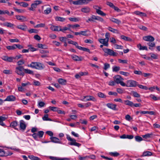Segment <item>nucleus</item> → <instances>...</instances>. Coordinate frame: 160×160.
I'll return each mask as SVG.
<instances>
[{
  "label": "nucleus",
  "instance_id": "56",
  "mask_svg": "<svg viewBox=\"0 0 160 160\" xmlns=\"http://www.w3.org/2000/svg\"><path fill=\"white\" fill-rule=\"evenodd\" d=\"M49 108L51 110H52L53 112L57 111L58 110V108L57 107H55L50 106L49 107Z\"/></svg>",
  "mask_w": 160,
  "mask_h": 160
},
{
  "label": "nucleus",
  "instance_id": "37",
  "mask_svg": "<svg viewBox=\"0 0 160 160\" xmlns=\"http://www.w3.org/2000/svg\"><path fill=\"white\" fill-rule=\"evenodd\" d=\"M38 48H42L46 49L48 48L47 46L45 44H42L41 43H38Z\"/></svg>",
  "mask_w": 160,
  "mask_h": 160
},
{
  "label": "nucleus",
  "instance_id": "28",
  "mask_svg": "<svg viewBox=\"0 0 160 160\" xmlns=\"http://www.w3.org/2000/svg\"><path fill=\"white\" fill-rule=\"evenodd\" d=\"M68 19L71 22H77L80 20V18H76V17H74V18H68Z\"/></svg>",
  "mask_w": 160,
  "mask_h": 160
},
{
  "label": "nucleus",
  "instance_id": "43",
  "mask_svg": "<svg viewBox=\"0 0 160 160\" xmlns=\"http://www.w3.org/2000/svg\"><path fill=\"white\" fill-rule=\"evenodd\" d=\"M121 38L127 41H131V39H130V38L126 37L125 36L122 35L121 36Z\"/></svg>",
  "mask_w": 160,
  "mask_h": 160
},
{
  "label": "nucleus",
  "instance_id": "39",
  "mask_svg": "<svg viewBox=\"0 0 160 160\" xmlns=\"http://www.w3.org/2000/svg\"><path fill=\"white\" fill-rule=\"evenodd\" d=\"M152 153L149 151H146L143 152V156H149L152 155Z\"/></svg>",
  "mask_w": 160,
  "mask_h": 160
},
{
  "label": "nucleus",
  "instance_id": "7",
  "mask_svg": "<svg viewBox=\"0 0 160 160\" xmlns=\"http://www.w3.org/2000/svg\"><path fill=\"white\" fill-rule=\"evenodd\" d=\"M103 50L105 53H107L108 55L113 56H116L118 54L115 52L114 51L110 49L107 48H103Z\"/></svg>",
  "mask_w": 160,
  "mask_h": 160
},
{
  "label": "nucleus",
  "instance_id": "11",
  "mask_svg": "<svg viewBox=\"0 0 160 160\" xmlns=\"http://www.w3.org/2000/svg\"><path fill=\"white\" fill-rule=\"evenodd\" d=\"M72 58L75 61H82L83 58L81 56H78L76 55H71Z\"/></svg>",
  "mask_w": 160,
  "mask_h": 160
},
{
  "label": "nucleus",
  "instance_id": "1",
  "mask_svg": "<svg viewBox=\"0 0 160 160\" xmlns=\"http://www.w3.org/2000/svg\"><path fill=\"white\" fill-rule=\"evenodd\" d=\"M27 66L38 70H42L45 68L43 64L37 62H32L30 64H28Z\"/></svg>",
  "mask_w": 160,
  "mask_h": 160
},
{
  "label": "nucleus",
  "instance_id": "19",
  "mask_svg": "<svg viewBox=\"0 0 160 160\" xmlns=\"http://www.w3.org/2000/svg\"><path fill=\"white\" fill-rule=\"evenodd\" d=\"M7 118V117L5 115L0 116V125L2 126H4L5 124L3 122V121H5Z\"/></svg>",
  "mask_w": 160,
  "mask_h": 160
},
{
  "label": "nucleus",
  "instance_id": "55",
  "mask_svg": "<svg viewBox=\"0 0 160 160\" xmlns=\"http://www.w3.org/2000/svg\"><path fill=\"white\" fill-rule=\"evenodd\" d=\"M33 84L36 86H39L41 85V83L39 81L36 80H33Z\"/></svg>",
  "mask_w": 160,
  "mask_h": 160
},
{
  "label": "nucleus",
  "instance_id": "46",
  "mask_svg": "<svg viewBox=\"0 0 160 160\" xmlns=\"http://www.w3.org/2000/svg\"><path fill=\"white\" fill-rule=\"evenodd\" d=\"M120 69V68L119 66H115L112 68V71L113 72H117L119 71Z\"/></svg>",
  "mask_w": 160,
  "mask_h": 160
},
{
  "label": "nucleus",
  "instance_id": "47",
  "mask_svg": "<svg viewBox=\"0 0 160 160\" xmlns=\"http://www.w3.org/2000/svg\"><path fill=\"white\" fill-rule=\"evenodd\" d=\"M135 140L138 142H140L143 140V139L141 137L138 136H136L135 137Z\"/></svg>",
  "mask_w": 160,
  "mask_h": 160
},
{
  "label": "nucleus",
  "instance_id": "52",
  "mask_svg": "<svg viewBox=\"0 0 160 160\" xmlns=\"http://www.w3.org/2000/svg\"><path fill=\"white\" fill-rule=\"evenodd\" d=\"M68 43L70 44H72L74 45L76 47L78 48V46H78V43L76 42H74L72 41L71 40L69 41L68 42Z\"/></svg>",
  "mask_w": 160,
  "mask_h": 160
},
{
  "label": "nucleus",
  "instance_id": "42",
  "mask_svg": "<svg viewBox=\"0 0 160 160\" xmlns=\"http://www.w3.org/2000/svg\"><path fill=\"white\" fill-rule=\"evenodd\" d=\"M142 75L144 77H147L148 78H151L152 76V74L151 73H143Z\"/></svg>",
  "mask_w": 160,
  "mask_h": 160
},
{
  "label": "nucleus",
  "instance_id": "63",
  "mask_svg": "<svg viewBox=\"0 0 160 160\" xmlns=\"http://www.w3.org/2000/svg\"><path fill=\"white\" fill-rule=\"evenodd\" d=\"M111 155L114 157H117L119 155V153L117 152H111L110 153Z\"/></svg>",
  "mask_w": 160,
  "mask_h": 160
},
{
  "label": "nucleus",
  "instance_id": "51",
  "mask_svg": "<svg viewBox=\"0 0 160 160\" xmlns=\"http://www.w3.org/2000/svg\"><path fill=\"white\" fill-rule=\"evenodd\" d=\"M45 26V24L44 23H41L36 25L34 26V27L35 28H42L44 27Z\"/></svg>",
  "mask_w": 160,
  "mask_h": 160
},
{
  "label": "nucleus",
  "instance_id": "40",
  "mask_svg": "<svg viewBox=\"0 0 160 160\" xmlns=\"http://www.w3.org/2000/svg\"><path fill=\"white\" fill-rule=\"evenodd\" d=\"M72 3L74 5H82L81 0H78L76 1H72Z\"/></svg>",
  "mask_w": 160,
  "mask_h": 160
},
{
  "label": "nucleus",
  "instance_id": "14",
  "mask_svg": "<svg viewBox=\"0 0 160 160\" xmlns=\"http://www.w3.org/2000/svg\"><path fill=\"white\" fill-rule=\"evenodd\" d=\"M0 25L12 28H13L14 26H15V25L14 24L8 22H5L3 23H0Z\"/></svg>",
  "mask_w": 160,
  "mask_h": 160
},
{
  "label": "nucleus",
  "instance_id": "44",
  "mask_svg": "<svg viewBox=\"0 0 160 160\" xmlns=\"http://www.w3.org/2000/svg\"><path fill=\"white\" fill-rule=\"evenodd\" d=\"M51 11V8H48L44 11V13L46 14H48L50 13Z\"/></svg>",
  "mask_w": 160,
  "mask_h": 160
},
{
  "label": "nucleus",
  "instance_id": "4",
  "mask_svg": "<svg viewBox=\"0 0 160 160\" xmlns=\"http://www.w3.org/2000/svg\"><path fill=\"white\" fill-rule=\"evenodd\" d=\"M113 78L115 82L117 84H120L123 87L125 85V83L123 81V79L120 75H116L113 77Z\"/></svg>",
  "mask_w": 160,
  "mask_h": 160
},
{
  "label": "nucleus",
  "instance_id": "60",
  "mask_svg": "<svg viewBox=\"0 0 160 160\" xmlns=\"http://www.w3.org/2000/svg\"><path fill=\"white\" fill-rule=\"evenodd\" d=\"M13 154V153L10 151H8L7 152H5V156L4 157H7L8 156H9L12 155Z\"/></svg>",
  "mask_w": 160,
  "mask_h": 160
},
{
  "label": "nucleus",
  "instance_id": "30",
  "mask_svg": "<svg viewBox=\"0 0 160 160\" xmlns=\"http://www.w3.org/2000/svg\"><path fill=\"white\" fill-rule=\"evenodd\" d=\"M147 45L149 46V48L150 50H152V48L155 47V44L154 42H150L147 43Z\"/></svg>",
  "mask_w": 160,
  "mask_h": 160
},
{
  "label": "nucleus",
  "instance_id": "6",
  "mask_svg": "<svg viewBox=\"0 0 160 160\" xmlns=\"http://www.w3.org/2000/svg\"><path fill=\"white\" fill-rule=\"evenodd\" d=\"M67 139L68 141H71L70 143V145H74L79 147L81 144L78 143L76 142V140L72 138L68 134H67Z\"/></svg>",
  "mask_w": 160,
  "mask_h": 160
},
{
  "label": "nucleus",
  "instance_id": "3",
  "mask_svg": "<svg viewBox=\"0 0 160 160\" xmlns=\"http://www.w3.org/2000/svg\"><path fill=\"white\" fill-rule=\"evenodd\" d=\"M138 82L133 80H128L127 81L126 83H125V85L123 87H135L138 85Z\"/></svg>",
  "mask_w": 160,
  "mask_h": 160
},
{
  "label": "nucleus",
  "instance_id": "24",
  "mask_svg": "<svg viewBox=\"0 0 160 160\" xmlns=\"http://www.w3.org/2000/svg\"><path fill=\"white\" fill-rule=\"evenodd\" d=\"M81 11L83 12L88 13L90 12V9L88 7H86L82 8L81 9Z\"/></svg>",
  "mask_w": 160,
  "mask_h": 160
},
{
  "label": "nucleus",
  "instance_id": "33",
  "mask_svg": "<svg viewBox=\"0 0 160 160\" xmlns=\"http://www.w3.org/2000/svg\"><path fill=\"white\" fill-rule=\"evenodd\" d=\"M108 29L109 31L113 33H118V31L117 29L113 28L111 27H108Z\"/></svg>",
  "mask_w": 160,
  "mask_h": 160
},
{
  "label": "nucleus",
  "instance_id": "34",
  "mask_svg": "<svg viewBox=\"0 0 160 160\" xmlns=\"http://www.w3.org/2000/svg\"><path fill=\"white\" fill-rule=\"evenodd\" d=\"M18 125V122L17 121H14L12 122L10 124L11 127L14 128Z\"/></svg>",
  "mask_w": 160,
  "mask_h": 160
},
{
  "label": "nucleus",
  "instance_id": "25",
  "mask_svg": "<svg viewBox=\"0 0 160 160\" xmlns=\"http://www.w3.org/2000/svg\"><path fill=\"white\" fill-rule=\"evenodd\" d=\"M60 28V26H57L54 25H52L50 27V29L52 31H60L59 29Z\"/></svg>",
  "mask_w": 160,
  "mask_h": 160
},
{
  "label": "nucleus",
  "instance_id": "41",
  "mask_svg": "<svg viewBox=\"0 0 160 160\" xmlns=\"http://www.w3.org/2000/svg\"><path fill=\"white\" fill-rule=\"evenodd\" d=\"M55 20L57 21L64 22L66 20V19L64 18L60 17H56L55 18Z\"/></svg>",
  "mask_w": 160,
  "mask_h": 160
},
{
  "label": "nucleus",
  "instance_id": "2",
  "mask_svg": "<svg viewBox=\"0 0 160 160\" xmlns=\"http://www.w3.org/2000/svg\"><path fill=\"white\" fill-rule=\"evenodd\" d=\"M95 20H97L102 22H104V20L102 18L93 15H92L90 18L86 21V22H94Z\"/></svg>",
  "mask_w": 160,
  "mask_h": 160
},
{
  "label": "nucleus",
  "instance_id": "31",
  "mask_svg": "<svg viewBox=\"0 0 160 160\" xmlns=\"http://www.w3.org/2000/svg\"><path fill=\"white\" fill-rule=\"evenodd\" d=\"M58 82L60 84L62 85H65L66 83V81L62 78H59L58 79Z\"/></svg>",
  "mask_w": 160,
  "mask_h": 160
},
{
  "label": "nucleus",
  "instance_id": "35",
  "mask_svg": "<svg viewBox=\"0 0 160 160\" xmlns=\"http://www.w3.org/2000/svg\"><path fill=\"white\" fill-rule=\"evenodd\" d=\"M48 116V114L44 115V116L42 118V120L45 121H52V119L50 118H49Z\"/></svg>",
  "mask_w": 160,
  "mask_h": 160
},
{
  "label": "nucleus",
  "instance_id": "16",
  "mask_svg": "<svg viewBox=\"0 0 160 160\" xmlns=\"http://www.w3.org/2000/svg\"><path fill=\"white\" fill-rule=\"evenodd\" d=\"M49 158L52 160H70L69 158H60L53 156H50Z\"/></svg>",
  "mask_w": 160,
  "mask_h": 160
},
{
  "label": "nucleus",
  "instance_id": "5",
  "mask_svg": "<svg viewBox=\"0 0 160 160\" xmlns=\"http://www.w3.org/2000/svg\"><path fill=\"white\" fill-rule=\"evenodd\" d=\"M42 3V1L41 0L35 1L31 4V7L29 8L28 9L30 11H34L35 10V9L38 6Z\"/></svg>",
  "mask_w": 160,
  "mask_h": 160
},
{
  "label": "nucleus",
  "instance_id": "13",
  "mask_svg": "<svg viewBox=\"0 0 160 160\" xmlns=\"http://www.w3.org/2000/svg\"><path fill=\"white\" fill-rule=\"evenodd\" d=\"M143 39L146 41L150 42H153L155 40L154 38L151 35H148L144 36L143 37Z\"/></svg>",
  "mask_w": 160,
  "mask_h": 160
},
{
  "label": "nucleus",
  "instance_id": "45",
  "mask_svg": "<svg viewBox=\"0 0 160 160\" xmlns=\"http://www.w3.org/2000/svg\"><path fill=\"white\" fill-rule=\"evenodd\" d=\"M15 44L12 46H8L6 47V48L8 50H14L16 49Z\"/></svg>",
  "mask_w": 160,
  "mask_h": 160
},
{
  "label": "nucleus",
  "instance_id": "58",
  "mask_svg": "<svg viewBox=\"0 0 160 160\" xmlns=\"http://www.w3.org/2000/svg\"><path fill=\"white\" fill-rule=\"evenodd\" d=\"M132 93L133 96L135 97L139 98L140 97V95L136 92L132 91Z\"/></svg>",
  "mask_w": 160,
  "mask_h": 160
},
{
  "label": "nucleus",
  "instance_id": "49",
  "mask_svg": "<svg viewBox=\"0 0 160 160\" xmlns=\"http://www.w3.org/2000/svg\"><path fill=\"white\" fill-rule=\"evenodd\" d=\"M104 66L103 68L105 70H107L108 69L110 68V65L108 63H105L104 64Z\"/></svg>",
  "mask_w": 160,
  "mask_h": 160
},
{
  "label": "nucleus",
  "instance_id": "64",
  "mask_svg": "<svg viewBox=\"0 0 160 160\" xmlns=\"http://www.w3.org/2000/svg\"><path fill=\"white\" fill-rule=\"evenodd\" d=\"M28 31L30 33H38V30L35 29H30L29 30H28Z\"/></svg>",
  "mask_w": 160,
  "mask_h": 160
},
{
  "label": "nucleus",
  "instance_id": "8",
  "mask_svg": "<svg viewBox=\"0 0 160 160\" xmlns=\"http://www.w3.org/2000/svg\"><path fill=\"white\" fill-rule=\"evenodd\" d=\"M24 68L22 66H19L16 68L15 72L18 75L23 76L24 75V73L23 72Z\"/></svg>",
  "mask_w": 160,
  "mask_h": 160
},
{
  "label": "nucleus",
  "instance_id": "53",
  "mask_svg": "<svg viewBox=\"0 0 160 160\" xmlns=\"http://www.w3.org/2000/svg\"><path fill=\"white\" fill-rule=\"evenodd\" d=\"M78 158L80 160H87L88 159V156L82 157L79 155L78 156Z\"/></svg>",
  "mask_w": 160,
  "mask_h": 160
},
{
  "label": "nucleus",
  "instance_id": "26",
  "mask_svg": "<svg viewBox=\"0 0 160 160\" xmlns=\"http://www.w3.org/2000/svg\"><path fill=\"white\" fill-rule=\"evenodd\" d=\"M16 17L17 19L20 20L22 22L24 21L26 19L25 17L22 16L16 15Z\"/></svg>",
  "mask_w": 160,
  "mask_h": 160
},
{
  "label": "nucleus",
  "instance_id": "23",
  "mask_svg": "<svg viewBox=\"0 0 160 160\" xmlns=\"http://www.w3.org/2000/svg\"><path fill=\"white\" fill-rule=\"evenodd\" d=\"M109 19L112 22L118 24H119L121 23V21L120 20L113 18H111Z\"/></svg>",
  "mask_w": 160,
  "mask_h": 160
},
{
  "label": "nucleus",
  "instance_id": "48",
  "mask_svg": "<svg viewBox=\"0 0 160 160\" xmlns=\"http://www.w3.org/2000/svg\"><path fill=\"white\" fill-rule=\"evenodd\" d=\"M3 72L5 74H11L12 73V70H5L3 71Z\"/></svg>",
  "mask_w": 160,
  "mask_h": 160
},
{
  "label": "nucleus",
  "instance_id": "62",
  "mask_svg": "<svg viewBox=\"0 0 160 160\" xmlns=\"http://www.w3.org/2000/svg\"><path fill=\"white\" fill-rule=\"evenodd\" d=\"M82 5L87 4H88L91 1V0H81Z\"/></svg>",
  "mask_w": 160,
  "mask_h": 160
},
{
  "label": "nucleus",
  "instance_id": "9",
  "mask_svg": "<svg viewBox=\"0 0 160 160\" xmlns=\"http://www.w3.org/2000/svg\"><path fill=\"white\" fill-rule=\"evenodd\" d=\"M81 100L83 102H87L89 101H95L96 100L93 96H83L82 98L81 99Z\"/></svg>",
  "mask_w": 160,
  "mask_h": 160
},
{
  "label": "nucleus",
  "instance_id": "18",
  "mask_svg": "<svg viewBox=\"0 0 160 160\" xmlns=\"http://www.w3.org/2000/svg\"><path fill=\"white\" fill-rule=\"evenodd\" d=\"M20 128L21 129L24 130L26 127V125L25 123V122L23 120H21L20 121Z\"/></svg>",
  "mask_w": 160,
  "mask_h": 160
},
{
  "label": "nucleus",
  "instance_id": "38",
  "mask_svg": "<svg viewBox=\"0 0 160 160\" xmlns=\"http://www.w3.org/2000/svg\"><path fill=\"white\" fill-rule=\"evenodd\" d=\"M152 135V133H147L145 135H142V136L143 138L147 139L151 138Z\"/></svg>",
  "mask_w": 160,
  "mask_h": 160
},
{
  "label": "nucleus",
  "instance_id": "17",
  "mask_svg": "<svg viewBox=\"0 0 160 160\" xmlns=\"http://www.w3.org/2000/svg\"><path fill=\"white\" fill-rule=\"evenodd\" d=\"M16 97L13 95H9L4 100V101H8L10 102L14 101L16 100Z\"/></svg>",
  "mask_w": 160,
  "mask_h": 160
},
{
  "label": "nucleus",
  "instance_id": "20",
  "mask_svg": "<svg viewBox=\"0 0 160 160\" xmlns=\"http://www.w3.org/2000/svg\"><path fill=\"white\" fill-rule=\"evenodd\" d=\"M16 27L18 29L24 31H26L28 28L27 26L25 24L18 25L16 26Z\"/></svg>",
  "mask_w": 160,
  "mask_h": 160
},
{
  "label": "nucleus",
  "instance_id": "59",
  "mask_svg": "<svg viewBox=\"0 0 160 160\" xmlns=\"http://www.w3.org/2000/svg\"><path fill=\"white\" fill-rule=\"evenodd\" d=\"M119 73L120 74L122 75L125 76H128L130 74L128 72H124L122 71H120L119 72Z\"/></svg>",
  "mask_w": 160,
  "mask_h": 160
},
{
  "label": "nucleus",
  "instance_id": "12",
  "mask_svg": "<svg viewBox=\"0 0 160 160\" xmlns=\"http://www.w3.org/2000/svg\"><path fill=\"white\" fill-rule=\"evenodd\" d=\"M94 8L96 9V12L98 14L102 16H105L106 15L105 13L100 10L101 9L100 7L95 6L94 7Z\"/></svg>",
  "mask_w": 160,
  "mask_h": 160
},
{
  "label": "nucleus",
  "instance_id": "32",
  "mask_svg": "<svg viewBox=\"0 0 160 160\" xmlns=\"http://www.w3.org/2000/svg\"><path fill=\"white\" fill-rule=\"evenodd\" d=\"M78 49H79V50H82V51H84L87 52L89 53H90V51L89 49L87 48H84V47H82L81 46H78Z\"/></svg>",
  "mask_w": 160,
  "mask_h": 160
},
{
  "label": "nucleus",
  "instance_id": "61",
  "mask_svg": "<svg viewBox=\"0 0 160 160\" xmlns=\"http://www.w3.org/2000/svg\"><path fill=\"white\" fill-rule=\"evenodd\" d=\"M118 61L119 63L123 64H126L128 62L127 60H122L120 59H118Z\"/></svg>",
  "mask_w": 160,
  "mask_h": 160
},
{
  "label": "nucleus",
  "instance_id": "54",
  "mask_svg": "<svg viewBox=\"0 0 160 160\" xmlns=\"http://www.w3.org/2000/svg\"><path fill=\"white\" fill-rule=\"evenodd\" d=\"M38 135V138H40L42 137L43 136L44 134V132L42 131H39L38 133H37Z\"/></svg>",
  "mask_w": 160,
  "mask_h": 160
},
{
  "label": "nucleus",
  "instance_id": "15",
  "mask_svg": "<svg viewBox=\"0 0 160 160\" xmlns=\"http://www.w3.org/2000/svg\"><path fill=\"white\" fill-rule=\"evenodd\" d=\"M51 141L53 143L62 144V142L59 138L56 137H52L50 138Z\"/></svg>",
  "mask_w": 160,
  "mask_h": 160
},
{
  "label": "nucleus",
  "instance_id": "22",
  "mask_svg": "<svg viewBox=\"0 0 160 160\" xmlns=\"http://www.w3.org/2000/svg\"><path fill=\"white\" fill-rule=\"evenodd\" d=\"M106 106L109 108L113 110H116V105L112 103H108L107 104Z\"/></svg>",
  "mask_w": 160,
  "mask_h": 160
},
{
  "label": "nucleus",
  "instance_id": "29",
  "mask_svg": "<svg viewBox=\"0 0 160 160\" xmlns=\"http://www.w3.org/2000/svg\"><path fill=\"white\" fill-rule=\"evenodd\" d=\"M87 31H82L80 32H74L75 34L76 35H82L83 36H86L87 35L86 33Z\"/></svg>",
  "mask_w": 160,
  "mask_h": 160
},
{
  "label": "nucleus",
  "instance_id": "57",
  "mask_svg": "<svg viewBox=\"0 0 160 160\" xmlns=\"http://www.w3.org/2000/svg\"><path fill=\"white\" fill-rule=\"evenodd\" d=\"M139 88L145 90H147L148 89L147 87L144 86L140 84H138L137 86Z\"/></svg>",
  "mask_w": 160,
  "mask_h": 160
},
{
  "label": "nucleus",
  "instance_id": "10",
  "mask_svg": "<svg viewBox=\"0 0 160 160\" xmlns=\"http://www.w3.org/2000/svg\"><path fill=\"white\" fill-rule=\"evenodd\" d=\"M3 60L8 62H12L14 61L13 57H8L7 55L3 56L1 58Z\"/></svg>",
  "mask_w": 160,
  "mask_h": 160
},
{
  "label": "nucleus",
  "instance_id": "27",
  "mask_svg": "<svg viewBox=\"0 0 160 160\" xmlns=\"http://www.w3.org/2000/svg\"><path fill=\"white\" fill-rule=\"evenodd\" d=\"M124 103L125 105L129 106L131 107H132L133 106V103L132 102L128 100L124 101Z\"/></svg>",
  "mask_w": 160,
  "mask_h": 160
},
{
  "label": "nucleus",
  "instance_id": "36",
  "mask_svg": "<svg viewBox=\"0 0 160 160\" xmlns=\"http://www.w3.org/2000/svg\"><path fill=\"white\" fill-rule=\"evenodd\" d=\"M24 71L25 73H28L30 74L33 75L34 72L33 71L28 69H24Z\"/></svg>",
  "mask_w": 160,
  "mask_h": 160
},
{
  "label": "nucleus",
  "instance_id": "21",
  "mask_svg": "<svg viewBox=\"0 0 160 160\" xmlns=\"http://www.w3.org/2000/svg\"><path fill=\"white\" fill-rule=\"evenodd\" d=\"M99 42L102 44H103L105 46L108 47V41L106 40L105 39H100L98 40Z\"/></svg>",
  "mask_w": 160,
  "mask_h": 160
},
{
  "label": "nucleus",
  "instance_id": "50",
  "mask_svg": "<svg viewBox=\"0 0 160 160\" xmlns=\"http://www.w3.org/2000/svg\"><path fill=\"white\" fill-rule=\"evenodd\" d=\"M28 6L29 4L27 2H21V4L20 6L26 8Z\"/></svg>",
  "mask_w": 160,
  "mask_h": 160
}]
</instances>
